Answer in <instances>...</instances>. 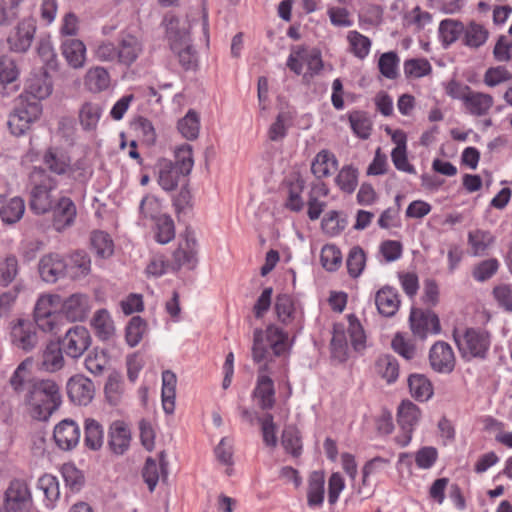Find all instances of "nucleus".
Returning a JSON list of instances; mask_svg holds the SVG:
<instances>
[{
    "label": "nucleus",
    "mask_w": 512,
    "mask_h": 512,
    "mask_svg": "<svg viewBox=\"0 0 512 512\" xmlns=\"http://www.w3.org/2000/svg\"><path fill=\"white\" fill-rule=\"evenodd\" d=\"M177 377L171 370L162 373V406L166 414H173L175 410Z\"/></svg>",
    "instance_id": "29"
},
{
    "label": "nucleus",
    "mask_w": 512,
    "mask_h": 512,
    "mask_svg": "<svg viewBox=\"0 0 512 512\" xmlns=\"http://www.w3.org/2000/svg\"><path fill=\"white\" fill-rule=\"evenodd\" d=\"M20 274V264L16 255L6 254L0 256V285L7 287L12 283H22L18 281Z\"/></svg>",
    "instance_id": "28"
},
{
    "label": "nucleus",
    "mask_w": 512,
    "mask_h": 512,
    "mask_svg": "<svg viewBox=\"0 0 512 512\" xmlns=\"http://www.w3.org/2000/svg\"><path fill=\"white\" fill-rule=\"evenodd\" d=\"M108 364V356L104 350L94 349L85 359L86 369L94 375L103 373Z\"/></svg>",
    "instance_id": "61"
},
{
    "label": "nucleus",
    "mask_w": 512,
    "mask_h": 512,
    "mask_svg": "<svg viewBox=\"0 0 512 512\" xmlns=\"http://www.w3.org/2000/svg\"><path fill=\"white\" fill-rule=\"evenodd\" d=\"M421 416L419 407L410 400L402 401L398 407L397 422L403 431V440L398 442L406 446L412 438L414 426L418 423Z\"/></svg>",
    "instance_id": "16"
},
{
    "label": "nucleus",
    "mask_w": 512,
    "mask_h": 512,
    "mask_svg": "<svg viewBox=\"0 0 512 512\" xmlns=\"http://www.w3.org/2000/svg\"><path fill=\"white\" fill-rule=\"evenodd\" d=\"M91 325L95 330L96 336L101 340H108L114 333L113 321L105 309L95 313Z\"/></svg>",
    "instance_id": "46"
},
{
    "label": "nucleus",
    "mask_w": 512,
    "mask_h": 512,
    "mask_svg": "<svg viewBox=\"0 0 512 512\" xmlns=\"http://www.w3.org/2000/svg\"><path fill=\"white\" fill-rule=\"evenodd\" d=\"M131 433L123 421H114L109 430V446L116 454H123L129 447Z\"/></svg>",
    "instance_id": "25"
},
{
    "label": "nucleus",
    "mask_w": 512,
    "mask_h": 512,
    "mask_svg": "<svg viewBox=\"0 0 512 512\" xmlns=\"http://www.w3.org/2000/svg\"><path fill=\"white\" fill-rule=\"evenodd\" d=\"M464 32V25L462 22L454 19H444L439 25V36L445 47L456 42L460 35Z\"/></svg>",
    "instance_id": "41"
},
{
    "label": "nucleus",
    "mask_w": 512,
    "mask_h": 512,
    "mask_svg": "<svg viewBox=\"0 0 512 512\" xmlns=\"http://www.w3.org/2000/svg\"><path fill=\"white\" fill-rule=\"evenodd\" d=\"M258 423L261 426L263 442L267 447L275 448L278 443L277 439V425L274 422V416L271 413H266L258 417Z\"/></svg>",
    "instance_id": "48"
},
{
    "label": "nucleus",
    "mask_w": 512,
    "mask_h": 512,
    "mask_svg": "<svg viewBox=\"0 0 512 512\" xmlns=\"http://www.w3.org/2000/svg\"><path fill=\"white\" fill-rule=\"evenodd\" d=\"M58 341L68 357L78 359L91 345V336L87 328L75 325Z\"/></svg>",
    "instance_id": "10"
},
{
    "label": "nucleus",
    "mask_w": 512,
    "mask_h": 512,
    "mask_svg": "<svg viewBox=\"0 0 512 512\" xmlns=\"http://www.w3.org/2000/svg\"><path fill=\"white\" fill-rule=\"evenodd\" d=\"M53 438L61 450L70 451L79 444L80 426L72 419H64L54 427Z\"/></svg>",
    "instance_id": "15"
},
{
    "label": "nucleus",
    "mask_w": 512,
    "mask_h": 512,
    "mask_svg": "<svg viewBox=\"0 0 512 512\" xmlns=\"http://www.w3.org/2000/svg\"><path fill=\"white\" fill-rule=\"evenodd\" d=\"M58 181L43 167H34L29 175V208L37 215H44L54 207L52 192Z\"/></svg>",
    "instance_id": "4"
},
{
    "label": "nucleus",
    "mask_w": 512,
    "mask_h": 512,
    "mask_svg": "<svg viewBox=\"0 0 512 512\" xmlns=\"http://www.w3.org/2000/svg\"><path fill=\"white\" fill-rule=\"evenodd\" d=\"M37 487L43 491L46 505L54 507L55 502L60 497L59 481L56 476L52 474H44L38 479Z\"/></svg>",
    "instance_id": "42"
},
{
    "label": "nucleus",
    "mask_w": 512,
    "mask_h": 512,
    "mask_svg": "<svg viewBox=\"0 0 512 512\" xmlns=\"http://www.w3.org/2000/svg\"><path fill=\"white\" fill-rule=\"evenodd\" d=\"M32 505V494L27 482L23 479L11 480L4 497L6 512H29Z\"/></svg>",
    "instance_id": "8"
},
{
    "label": "nucleus",
    "mask_w": 512,
    "mask_h": 512,
    "mask_svg": "<svg viewBox=\"0 0 512 512\" xmlns=\"http://www.w3.org/2000/svg\"><path fill=\"white\" fill-rule=\"evenodd\" d=\"M156 241L167 244L175 237L174 221L169 215H161L156 220Z\"/></svg>",
    "instance_id": "55"
},
{
    "label": "nucleus",
    "mask_w": 512,
    "mask_h": 512,
    "mask_svg": "<svg viewBox=\"0 0 512 512\" xmlns=\"http://www.w3.org/2000/svg\"><path fill=\"white\" fill-rule=\"evenodd\" d=\"M25 404L34 419L48 420L62 404V395L58 384L50 379L32 378L27 382Z\"/></svg>",
    "instance_id": "2"
},
{
    "label": "nucleus",
    "mask_w": 512,
    "mask_h": 512,
    "mask_svg": "<svg viewBox=\"0 0 512 512\" xmlns=\"http://www.w3.org/2000/svg\"><path fill=\"white\" fill-rule=\"evenodd\" d=\"M325 495V474L323 471H313L308 478L307 504L318 507L323 504Z\"/></svg>",
    "instance_id": "26"
},
{
    "label": "nucleus",
    "mask_w": 512,
    "mask_h": 512,
    "mask_svg": "<svg viewBox=\"0 0 512 512\" xmlns=\"http://www.w3.org/2000/svg\"><path fill=\"white\" fill-rule=\"evenodd\" d=\"M511 79L512 73L504 66L491 67L484 74V83L489 87H495Z\"/></svg>",
    "instance_id": "64"
},
{
    "label": "nucleus",
    "mask_w": 512,
    "mask_h": 512,
    "mask_svg": "<svg viewBox=\"0 0 512 512\" xmlns=\"http://www.w3.org/2000/svg\"><path fill=\"white\" fill-rule=\"evenodd\" d=\"M278 320L284 325L290 324L296 315L295 301L289 294H278L275 301Z\"/></svg>",
    "instance_id": "40"
},
{
    "label": "nucleus",
    "mask_w": 512,
    "mask_h": 512,
    "mask_svg": "<svg viewBox=\"0 0 512 512\" xmlns=\"http://www.w3.org/2000/svg\"><path fill=\"white\" fill-rule=\"evenodd\" d=\"M143 51L140 40L131 34L121 37L117 45V62L130 67Z\"/></svg>",
    "instance_id": "21"
},
{
    "label": "nucleus",
    "mask_w": 512,
    "mask_h": 512,
    "mask_svg": "<svg viewBox=\"0 0 512 512\" xmlns=\"http://www.w3.org/2000/svg\"><path fill=\"white\" fill-rule=\"evenodd\" d=\"M338 161L335 155L328 150H321L311 164V171L317 178L330 176L337 170Z\"/></svg>",
    "instance_id": "31"
},
{
    "label": "nucleus",
    "mask_w": 512,
    "mask_h": 512,
    "mask_svg": "<svg viewBox=\"0 0 512 512\" xmlns=\"http://www.w3.org/2000/svg\"><path fill=\"white\" fill-rule=\"evenodd\" d=\"M85 86L93 93H99L110 86L109 72L100 66L90 68L85 75Z\"/></svg>",
    "instance_id": "36"
},
{
    "label": "nucleus",
    "mask_w": 512,
    "mask_h": 512,
    "mask_svg": "<svg viewBox=\"0 0 512 512\" xmlns=\"http://www.w3.org/2000/svg\"><path fill=\"white\" fill-rule=\"evenodd\" d=\"M467 110L475 116H484L493 105V97L489 94L470 91L465 97Z\"/></svg>",
    "instance_id": "33"
},
{
    "label": "nucleus",
    "mask_w": 512,
    "mask_h": 512,
    "mask_svg": "<svg viewBox=\"0 0 512 512\" xmlns=\"http://www.w3.org/2000/svg\"><path fill=\"white\" fill-rule=\"evenodd\" d=\"M197 251L193 249H186L181 244L173 253V260L175 269H180L181 267H187L192 270L197 265Z\"/></svg>",
    "instance_id": "63"
},
{
    "label": "nucleus",
    "mask_w": 512,
    "mask_h": 512,
    "mask_svg": "<svg viewBox=\"0 0 512 512\" xmlns=\"http://www.w3.org/2000/svg\"><path fill=\"white\" fill-rule=\"evenodd\" d=\"M348 120L353 133L360 139H368L372 131V121L364 111L355 110L348 114Z\"/></svg>",
    "instance_id": "38"
},
{
    "label": "nucleus",
    "mask_w": 512,
    "mask_h": 512,
    "mask_svg": "<svg viewBox=\"0 0 512 512\" xmlns=\"http://www.w3.org/2000/svg\"><path fill=\"white\" fill-rule=\"evenodd\" d=\"M494 240V236L486 230L475 229L468 233V244L474 256L484 255Z\"/></svg>",
    "instance_id": "39"
},
{
    "label": "nucleus",
    "mask_w": 512,
    "mask_h": 512,
    "mask_svg": "<svg viewBox=\"0 0 512 512\" xmlns=\"http://www.w3.org/2000/svg\"><path fill=\"white\" fill-rule=\"evenodd\" d=\"M24 212V200L14 197L0 208V218L4 223L14 224L23 217Z\"/></svg>",
    "instance_id": "43"
},
{
    "label": "nucleus",
    "mask_w": 512,
    "mask_h": 512,
    "mask_svg": "<svg viewBox=\"0 0 512 512\" xmlns=\"http://www.w3.org/2000/svg\"><path fill=\"white\" fill-rule=\"evenodd\" d=\"M428 359L430 367L437 373L450 374L455 368L453 349L444 341H437L432 345Z\"/></svg>",
    "instance_id": "12"
},
{
    "label": "nucleus",
    "mask_w": 512,
    "mask_h": 512,
    "mask_svg": "<svg viewBox=\"0 0 512 512\" xmlns=\"http://www.w3.org/2000/svg\"><path fill=\"white\" fill-rule=\"evenodd\" d=\"M347 39L356 57L364 59L369 54L371 41L367 36L362 35L358 31H350Z\"/></svg>",
    "instance_id": "60"
},
{
    "label": "nucleus",
    "mask_w": 512,
    "mask_h": 512,
    "mask_svg": "<svg viewBox=\"0 0 512 512\" xmlns=\"http://www.w3.org/2000/svg\"><path fill=\"white\" fill-rule=\"evenodd\" d=\"M320 261L327 271H336L341 266L342 253L336 245L326 244L321 250Z\"/></svg>",
    "instance_id": "51"
},
{
    "label": "nucleus",
    "mask_w": 512,
    "mask_h": 512,
    "mask_svg": "<svg viewBox=\"0 0 512 512\" xmlns=\"http://www.w3.org/2000/svg\"><path fill=\"white\" fill-rule=\"evenodd\" d=\"M53 90L51 78L48 71L44 70L43 73L31 76L26 83L25 91L37 100L47 98Z\"/></svg>",
    "instance_id": "27"
},
{
    "label": "nucleus",
    "mask_w": 512,
    "mask_h": 512,
    "mask_svg": "<svg viewBox=\"0 0 512 512\" xmlns=\"http://www.w3.org/2000/svg\"><path fill=\"white\" fill-rule=\"evenodd\" d=\"M68 269L66 259L58 253L43 255L38 263V271L41 279L46 283H56L65 277Z\"/></svg>",
    "instance_id": "11"
},
{
    "label": "nucleus",
    "mask_w": 512,
    "mask_h": 512,
    "mask_svg": "<svg viewBox=\"0 0 512 512\" xmlns=\"http://www.w3.org/2000/svg\"><path fill=\"white\" fill-rule=\"evenodd\" d=\"M177 128L181 135L188 140L198 138L200 130L198 113L192 109L189 110L187 114L178 121Z\"/></svg>",
    "instance_id": "45"
},
{
    "label": "nucleus",
    "mask_w": 512,
    "mask_h": 512,
    "mask_svg": "<svg viewBox=\"0 0 512 512\" xmlns=\"http://www.w3.org/2000/svg\"><path fill=\"white\" fill-rule=\"evenodd\" d=\"M408 387L411 396L419 402H426L433 396V385L424 375L414 373L408 377Z\"/></svg>",
    "instance_id": "30"
},
{
    "label": "nucleus",
    "mask_w": 512,
    "mask_h": 512,
    "mask_svg": "<svg viewBox=\"0 0 512 512\" xmlns=\"http://www.w3.org/2000/svg\"><path fill=\"white\" fill-rule=\"evenodd\" d=\"M337 186L345 193L351 194L358 184V170L352 165H345L335 178Z\"/></svg>",
    "instance_id": "47"
},
{
    "label": "nucleus",
    "mask_w": 512,
    "mask_h": 512,
    "mask_svg": "<svg viewBox=\"0 0 512 512\" xmlns=\"http://www.w3.org/2000/svg\"><path fill=\"white\" fill-rule=\"evenodd\" d=\"M365 263L366 255L364 250L360 246L352 247L346 261L349 275L352 278H357L362 273Z\"/></svg>",
    "instance_id": "56"
},
{
    "label": "nucleus",
    "mask_w": 512,
    "mask_h": 512,
    "mask_svg": "<svg viewBox=\"0 0 512 512\" xmlns=\"http://www.w3.org/2000/svg\"><path fill=\"white\" fill-rule=\"evenodd\" d=\"M288 340V333L276 325H269L265 332L261 328L253 332L251 355L258 365V375L252 397L264 411L271 410L276 403L274 381L269 374L286 370L291 349Z\"/></svg>",
    "instance_id": "1"
},
{
    "label": "nucleus",
    "mask_w": 512,
    "mask_h": 512,
    "mask_svg": "<svg viewBox=\"0 0 512 512\" xmlns=\"http://www.w3.org/2000/svg\"><path fill=\"white\" fill-rule=\"evenodd\" d=\"M432 72V66L426 58H413L404 62V73L407 78H421Z\"/></svg>",
    "instance_id": "52"
},
{
    "label": "nucleus",
    "mask_w": 512,
    "mask_h": 512,
    "mask_svg": "<svg viewBox=\"0 0 512 512\" xmlns=\"http://www.w3.org/2000/svg\"><path fill=\"white\" fill-rule=\"evenodd\" d=\"M281 445L286 453L294 458L302 454V437L299 429L295 425L286 426L281 434Z\"/></svg>",
    "instance_id": "35"
},
{
    "label": "nucleus",
    "mask_w": 512,
    "mask_h": 512,
    "mask_svg": "<svg viewBox=\"0 0 512 512\" xmlns=\"http://www.w3.org/2000/svg\"><path fill=\"white\" fill-rule=\"evenodd\" d=\"M398 291L390 286H384L375 295L378 312L385 317L394 316L400 307Z\"/></svg>",
    "instance_id": "23"
},
{
    "label": "nucleus",
    "mask_w": 512,
    "mask_h": 512,
    "mask_svg": "<svg viewBox=\"0 0 512 512\" xmlns=\"http://www.w3.org/2000/svg\"><path fill=\"white\" fill-rule=\"evenodd\" d=\"M61 473L64 478L66 486L72 492H79L85 483V477L74 464L66 463L61 468Z\"/></svg>",
    "instance_id": "49"
},
{
    "label": "nucleus",
    "mask_w": 512,
    "mask_h": 512,
    "mask_svg": "<svg viewBox=\"0 0 512 512\" xmlns=\"http://www.w3.org/2000/svg\"><path fill=\"white\" fill-rule=\"evenodd\" d=\"M305 187V181L298 177L294 182L289 185V195L285 203L286 208L293 212H300L304 207V202L301 194Z\"/></svg>",
    "instance_id": "57"
},
{
    "label": "nucleus",
    "mask_w": 512,
    "mask_h": 512,
    "mask_svg": "<svg viewBox=\"0 0 512 512\" xmlns=\"http://www.w3.org/2000/svg\"><path fill=\"white\" fill-rule=\"evenodd\" d=\"M61 296L42 294L33 309V322L44 333L56 335L65 324L64 314L60 309Z\"/></svg>",
    "instance_id": "5"
},
{
    "label": "nucleus",
    "mask_w": 512,
    "mask_h": 512,
    "mask_svg": "<svg viewBox=\"0 0 512 512\" xmlns=\"http://www.w3.org/2000/svg\"><path fill=\"white\" fill-rule=\"evenodd\" d=\"M63 348L59 341H49L42 351L40 368L46 372L54 373L65 366Z\"/></svg>",
    "instance_id": "22"
},
{
    "label": "nucleus",
    "mask_w": 512,
    "mask_h": 512,
    "mask_svg": "<svg viewBox=\"0 0 512 512\" xmlns=\"http://www.w3.org/2000/svg\"><path fill=\"white\" fill-rule=\"evenodd\" d=\"M42 162L45 170L58 176L71 174L74 172L71 164V157L65 151L57 147H49L42 156Z\"/></svg>",
    "instance_id": "17"
},
{
    "label": "nucleus",
    "mask_w": 512,
    "mask_h": 512,
    "mask_svg": "<svg viewBox=\"0 0 512 512\" xmlns=\"http://www.w3.org/2000/svg\"><path fill=\"white\" fill-rule=\"evenodd\" d=\"M453 338L463 358H485L490 347V334L479 328H467L462 335L453 331Z\"/></svg>",
    "instance_id": "6"
},
{
    "label": "nucleus",
    "mask_w": 512,
    "mask_h": 512,
    "mask_svg": "<svg viewBox=\"0 0 512 512\" xmlns=\"http://www.w3.org/2000/svg\"><path fill=\"white\" fill-rule=\"evenodd\" d=\"M51 211L53 212V226L57 231L72 226L77 215L75 203L66 196H62L55 201Z\"/></svg>",
    "instance_id": "19"
},
{
    "label": "nucleus",
    "mask_w": 512,
    "mask_h": 512,
    "mask_svg": "<svg viewBox=\"0 0 512 512\" xmlns=\"http://www.w3.org/2000/svg\"><path fill=\"white\" fill-rule=\"evenodd\" d=\"M39 113L40 109L36 103L15 109L8 119L10 132L15 136L23 135L30 128V124L38 118Z\"/></svg>",
    "instance_id": "18"
},
{
    "label": "nucleus",
    "mask_w": 512,
    "mask_h": 512,
    "mask_svg": "<svg viewBox=\"0 0 512 512\" xmlns=\"http://www.w3.org/2000/svg\"><path fill=\"white\" fill-rule=\"evenodd\" d=\"M391 158L396 169L407 172L409 174L416 173L414 166L411 165L408 161L406 145H404L403 138L399 141L398 146L392 150Z\"/></svg>",
    "instance_id": "62"
},
{
    "label": "nucleus",
    "mask_w": 512,
    "mask_h": 512,
    "mask_svg": "<svg viewBox=\"0 0 512 512\" xmlns=\"http://www.w3.org/2000/svg\"><path fill=\"white\" fill-rule=\"evenodd\" d=\"M62 55L74 69L82 68L86 60V46L79 39H66L61 45Z\"/></svg>",
    "instance_id": "24"
},
{
    "label": "nucleus",
    "mask_w": 512,
    "mask_h": 512,
    "mask_svg": "<svg viewBox=\"0 0 512 512\" xmlns=\"http://www.w3.org/2000/svg\"><path fill=\"white\" fill-rule=\"evenodd\" d=\"M70 401L76 405H88L95 394L94 383L86 376L77 374L72 376L66 385Z\"/></svg>",
    "instance_id": "14"
},
{
    "label": "nucleus",
    "mask_w": 512,
    "mask_h": 512,
    "mask_svg": "<svg viewBox=\"0 0 512 512\" xmlns=\"http://www.w3.org/2000/svg\"><path fill=\"white\" fill-rule=\"evenodd\" d=\"M409 322L413 335L421 340L426 339L429 334H439L441 332L438 315L429 309L412 308Z\"/></svg>",
    "instance_id": "9"
},
{
    "label": "nucleus",
    "mask_w": 512,
    "mask_h": 512,
    "mask_svg": "<svg viewBox=\"0 0 512 512\" xmlns=\"http://www.w3.org/2000/svg\"><path fill=\"white\" fill-rule=\"evenodd\" d=\"M84 442L87 448L99 450L104 442L103 426L93 418H87L84 422Z\"/></svg>",
    "instance_id": "37"
},
{
    "label": "nucleus",
    "mask_w": 512,
    "mask_h": 512,
    "mask_svg": "<svg viewBox=\"0 0 512 512\" xmlns=\"http://www.w3.org/2000/svg\"><path fill=\"white\" fill-rule=\"evenodd\" d=\"M36 25L32 19H23L11 30L7 43L9 49L16 53H25L33 42Z\"/></svg>",
    "instance_id": "13"
},
{
    "label": "nucleus",
    "mask_w": 512,
    "mask_h": 512,
    "mask_svg": "<svg viewBox=\"0 0 512 512\" xmlns=\"http://www.w3.org/2000/svg\"><path fill=\"white\" fill-rule=\"evenodd\" d=\"M102 114V108L94 102H84L78 113L80 125L85 131H93L97 128Z\"/></svg>",
    "instance_id": "34"
},
{
    "label": "nucleus",
    "mask_w": 512,
    "mask_h": 512,
    "mask_svg": "<svg viewBox=\"0 0 512 512\" xmlns=\"http://www.w3.org/2000/svg\"><path fill=\"white\" fill-rule=\"evenodd\" d=\"M146 331V322L140 316H134L129 321L126 330L125 338L130 347H135L140 343Z\"/></svg>",
    "instance_id": "54"
},
{
    "label": "nucleus",
    "mask_w": 512,
    "mask_h": 512,
    "mask_svg": "<svg viewBox=\"0 0 512 512\" xmlns=\"http://www.w3.org/2000/svg\"><path fill=\"white\" fill-rule=\"evenodd\" d=\"M10 341L12 345L26 353L33 351L39 344L38 327L33 321L17 318L10 322Z\"/></svg>",
    "instance_id": "7"
},
{
    "label": "nucleus",
    "mask_w": 512,
    "mask_h": 512,
    "mask_svg": "<svg viewBox=\"0 0 512 512\" xmlns=\"http://www.w3.org/2000/svg\"><path fill=\"white\" fill-rule=\"evenodd\" d=\"M463 34V42L466 46L478 48L486 42L489 32L483 25L470 22L467 27H464Z\"/></svg>",
    "instance_id": "44"
},
{
    "label": "nucleus",
    "mask_w": 512,
    "mask_h": 512,
    "mask_svg": "<svg viewBox=\"0 0 512 512\" xmlns=\"http://www.w3.org/2000/svg\"><path fill=\"white\" fill-rule=\"evenodd\" d=\"M60 309L64 314V321H83L88 315V297L83 294H72L64 301L61 299Z\"/></svg>",
    "instance_id": "20"
},
{
    "label": "nucleus",
    "mask_w": 512,
    "mask_h": 512,
    "mask_svg": "<svg viewBox=\"0 0 512 512\" xmlns=\"http://www.w3.org/2000/svg\"><path fill=\"white\" fill-rule=\"evenodd\" d=\"M498 269L499 261L496 258L486 259L474 266L472 276L478 282H485L492 278Z\"/></svg>",
    "instance_id": "58"
},
{
    "label": "nucleus",
    "mask_w": 512,
    "mask_h": 512,
    "mask_svg": "<svg viewBox=\"0 0 512 512\" xmlns=\"http://www.w3.org/2000/svg\"><path fill=\"white\" fill-rule=\"evenodd\" d=\"M399 57L396 52L383 53L378 61L380 73L387 79L394 80L398 77Z\"/></svg>",
    "instance_id": "53"
},
{
    "label": "nucleus",
    "mask_w": 512,
    "mask_h": 512,
    "mask_svg": "<svg viewBox=\"0 0 512 512\" xmlns=\"http://www.w3.org/2000/svg\"><path fill=\"white\" fill-rule=\"evenodd\" d=\"M348 334L353 348L358 351L365 347L366 335L364 329L354 314L348 316Z\"/></svg>",
    "instance_id": "59"
},
{
    "label": "nucleus",
    "mask_w": 512,
    "mask_h": 512,
    "mask_svg": "<svg viewBox=\"0 0 512 512\" xmlns=\"http://www.w3.org/2000/svg\"><path fill=\"white\" fill-rule=\"evenodd\" d=\"M175 161L160 158L155 164L157 181L165 191L175 190L182 180L191 173L194 166L193 151L190 144H182L174 150Z\"/></svg>",
    "instance_id": "3"
},
{
    "label": "nucleus",
    "mask_w": 512,
    "mask_h": 512,
    "mask_svg": "<svg viewBox=\"0 0 512 512\" xmlns=\"http://www.w3.org/2000/svg\"><path fill=\"white\" fill-rule=\"evenodd\" d=\"M375 372L388 384H392L398 379L399 363L392 355H380L375 361Z\"/></svg>",
    "instance_id": "32"
},
{
    "label": "nucleus",
    "mask_w": 512,
    "mask_h": 512,
    "mask_svg": "<svg viewBox=\"0 0 512 512\" xmlns=\"http://www.w3.org/2000/svg\"><path fill=\"white\" fill-rule=\"evenodd\" d=\"M91 246L101 258H108L113 254L114 244L110 236L103 231H96L91 236Z\"/></svg>",
    "instance_id": "50"
}]
</instances>
